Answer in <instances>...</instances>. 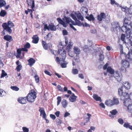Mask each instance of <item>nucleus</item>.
<instances>
[{
    "label": "nucleus",
    "mask_w": 132,
    "mask_h": 132,
    "mask_svg": "<svg viewBox=\"0 0 132 132\" xmlns=\"http://www.w3.org/2000/svg\"><path fill=\"white\" fill-rule=\"evenodd\" d=\"M93 97L96 101H100L101 102L102 101L101 97L96 94H94Z\"/></svg>",
    "instance_id": "obj_30"
},
{
    "label": "nucleus",
    "mask_w": 132,
    "mask_h": 132,
    "mask_svg": "<svg viewBox=\"0 0 132 132\" xmlns=\"http://www.w3.org/2000/svg\"><path fill=\"white\" fill-rule=\"evenodd\" d=\"M86 18L89 21H94L95 20L94 17L92 14H90L89 16H86Z\"/></svg>",
    "instance_id": "obj_35"
},
{
    "label": "nucleus",
    "mask_w": 132,
    "mask_h": 132,
    "mask_svg": "<svg viewBox=\"0 0 132 132\" xmlns=\"http://www.w3.org/2000/svg\"><path fill=\"white\" fill-rule=\"evenodd\" d=\"M56 121L58 125H60L61 123V121L59 119H56Z\"/></svg>",
    "instance_id": "obj_59"
},
{
    "label": "nucleus",
    "mask_w": 132,
    "mask_h": 132,
    "mask_svg": "<svg viewBox=\"0 0 132 132\" xmlns=\"http://www.w3.org/2000/svg\"><path fill=\"white\" fill-rule=\"evenodd\" d=\"M62 106L64 108L67 107L68 104V102L66 100H63L62 103Z\"/></svg>",
    "instance_id": "obj_33"
},
{
    "label": "nucleus",
    "mask_w": 132,
    "mask_h": 132,
    "mask_svg": "<svg viewBox=\"0 0 132 132\" xmlns=\"http://www.w3.org/2000/svg\"><path fill=\"white\" fill-rule=\"evenodd\" d=\"M64 18L66 22H64L60 18H58L57 19V20L59 23L62 25L64 27H66L68 24H69L70 26L71 27H72L71 26L73 27L72 24L73 25H75L74 22L70 18L65 17Z\"/></svg>",
    "instance_id": "obj_2"
},
{
    "label": "nucleus",
    "mask_w": 132,
    "mask_h": 132,
    "mask_svg": "<svg viewBox=\"0 0 132 132\" xmlns=\"http://www.w3.org/2000/svg\"><path fill=\"white\" fill-rule=\"evenodd\" d=\"M22 66L21 65H18L16 68L17 71H19L21 69Z\"/></svg>",
    "instance_id": "obj_57"
},
{
    "label": "nucleus",
    "mask_w": 132,
    "mask_h": 132,
    "mask_svg": "<svg viewBox=\"0 0 132 132\" xmlns=\"http://www.w3.org/2000/svg\"><path fill=\"white\" fill-rule=\"evenodd\" d=\"M129 95L126 92H124L121 96V99L123 100L129 99Z\"/></svg>",
    "instance_id": "obj_21"
},
{
    "label": "nucleus",
    "mask_w": 132,
    "mask_h": 132,
    "mask_svg": "<svg viewBox=\"0 0 132 132\" xmlns=\"http://www.w3.org/2000/svg\"><path fill=\"white\" fill-rule=\"evenodd\" d=\"M50 116L51 118L53 120H54L56 118L55 116L53 114H50Z\"/></svg>",
    "instance_id": "obj_62"
},
{
    "label": "nucleus",
    "mask_w": 132,
    "mask_h": 132,
    "mask_svg": "<svg viewBox=\"0 0 132 132\" xmlns=\"http://www.w3.org/2000/svg\"><path fill=\"white\" fill-rule=\"evenodd\" d=\"M106 17L105 14L104 13H101L97 16V19L99 21H101L103 19H105Z\"/></svg>",
    "instance_id": "obj_13"
},
{
    "label": "nucleus",
    "mask_w": 132,
    "mask_h": 132,
    "mask_svg": "<svg viewBox=\"0 0 132 132\" xmlns=\"http://www.w3.org/2000/svg\"><path fill=\"white\" fill-rule=\"evenodd\" d=\"M17 53L16 55V57L17 58H20L21 59H22L23 57L21 56V49H18L17 51Z\"/></svg>",
    "instance_id": "obj_22"
},
{
    "label": "nucleus",
    "mask_w": 132,
    "mask_h": 132,
    "mask_svg": "<svg viewBox=\"0 0 132 132\" xmlns=\"http://www.w3.org/2000/svg\"><path fill=\"white\" fill-rule=\"evenodd\" d=\"M123 126L127 128H129L130 126V124L128 122H125Z\"/></svg>",
    "instance_id": "obj_45"
},
{
    "label": "nucleus",
    "mask_w": 132,
    "mask_h": 132,
    "mask_svg": "<svg viewBox=\"0 0 132 132\" xmlns=\"http://www.w3.org/2000/svg\"><path fill=\"white\" fill-rule=\"evenodd\" d=\"M65 39V44H63H63H61V45L62 46H66L67 44H68V38L66 37H64Z\"/></svg>",
    "instance_id": "obj_43"
},
{
    "label": "nucleus",
    "mask_w": 132,
    "mask_h": 132,
    "mask_svg": "<svg viewBox=\"0 0 132 132\" xmlns=\"http://www.w3.org/2000/svg\"><path fill=\"white\" fill-rule=\"evenodd\" d=\"M75 14L78 19L81 20V21L83 20L84 18L80 13L79 12H77L75 13Z\"/></svg>",
    "instance_id": "obj_26"
},
{
    "label": "nucleus",
    "mask_w": 132,
    "mask_h": 132,
    "mask_svg": "<svg viewBox=\"0 0 132 132\" xmlns=\"http://www.w3.org/2000/svg\"><path fill=\"white\" fill-rule=\"evenodd\" d=\"M71 16L72 19L75 21L76 22L77 25L78 26H81V23L80 21L77 20V18L75 15L73 14H71Z\"/></svg>",
    "instance_id": "obj_14"
},
{
    "label": "nucleus",
    "mask_w": 132,
    "mask_h": 132,
    "mask_svg": "<svg viewBox=\"0 0 132 132\" xmlns=\"http://www.w3.org/2000/svg\"><path fill=\"white\" fill-rule=\"evenodd\" d=\"M35 78L36 82L38 83L39 81V78L38 76L36 75L35 76Z\"/></svg>",
    "instance_id": "obj_53"
},
{
    "label": "nucleus",
    "mask_w": 132,
    "mask_h": 132,
    "mask_svg": "<svg viewBox=\"0 0 132 132\" xmlns=\"http://www.w3.org/2000/svg\"><path fill=\"white\" fill-rule=\"evenodd\" d=\"M114 77L119 82L121 81L122 80L121 77L120 76L118 71H116L114 73Z\"/></svg>",
    "instance_id": "obj_9"
},
{
    "label": "nucleus",
    "mask_w": 132,
    "mask_h": 132,
    "mask_svg": "<svg viewBox=\"0 0 132 132\" xmlns=\"http://www.w3.org/2000/svg\"><path fill=\"white\" fill-rule=\"evenodd\" d=\"M129 9V13L131 14H132V6H130Z\"/></svg>",
    "instance_id": "obj_64"
},
{
    "label": "nucleus",
    "mask_w": 132,
    "mask_h": 132,
    "mask_svg": "<svg viewBox=\"0 0 132 132\" xmlns=\"http://www.w3.org/2000/svg\"><path fill=\"white\" fill-rule=\"evenodd\" d=\"M107 71L110 74H112L114 73V71L110 67H109L107 69Z\"/></svg>",
    "instance_id": "obj_29"
},
{
    "label": "nucleus",
    "mask_w": 132,
    "mask_h": 132,
    "mask_svg": "<svg viewBox=\"0 0 132 132\" xmlns=\"http://www.w3.org/2000/svg\"><path fill=\"white\" fill-rule=\"evenodd\" d=\"M121 7V9L122 11L125 12L126 13H129V9L127 7Z\"/></svg>",
    "instance_id": "obj_34"
},
{
    "label": "nucleus",
    "mask_w": 132,
    "mask_h": 132,
    "mask_svg": "<svg viewBox=\"0 0 132 132\" xmlns=\"http://www.w3.org/2000/svg\"><path fill=\"white\" fill-rule=\"evenodd\" d=\"M6 2L4 0H0V8L5 6Z\"/></svg>",
    "instance_id": "obj_37"
},
{
    "label": "nucleus",
    "mask_w": 132,
    "mask_h": 132,
    "mask_svg": "<svg viewBox=\"0 0 132 132\" xmlns=\"http://www.w3.org/2000/svg\"><path fill=\"white\" fill-rule=\"evenodd\" d=\"M14 26V24L11 21H8V23H4L2 24V26L4 29L6 30L9 34H10L12 32V30L11 28Z\"/></svg>",
    "instance_id": "obj_3"
},
{
    "label": "nucleus",
    "mask_w": 132,
    "mask_h": 132,
    "mask_svg": "<svg viewBox=\"0 0 132 132\" xmlns=\"http://www.w3.org/2000/svg\"><path fill=\"white\" fill-rule=\"evenodd\" d=\"M72 72L73 74L76 75L78 74V71L77 69H74L72 70Z\"/></svg>",
    "instance_id": "obj_44"
},
{
    "label": "nucleus",
    "mask_w": 132,
    "mask_h": 132,
    "mask_svg": "<svg viewBox=\"0 0 132 132\" xmlns=\"http://www.w3.org/2000/svg\"><path fill=\"white\" fill-rule=\"evenodd\" d=\"M73 51L76 55H79L81 53L80 49L77 47L74 46L73 48Z\"/></svg>",
    "instance_id": "obj_12"
},
{
    "label": "nucleus",
    "mask_w": 132,
    "mask_h": 132,
    "mask_svg": "<svg viewBox=\"0 0 132 132\" xmlns=\"http://www.w3.org/2000/svg\"><path fill=\"white\" fill-rule=\"evenodd\" d=\"M123 88L122 87H121L120 88H119L118 89V93L120 95H121V96L122 95V93H123Z\"/></svg>",
    "instance_id": "obj_46"
},
{
    "label": "nucleus",
    "mask_w": 132,
    "mask_h": 132,
    "mask_svg": "<svg viewBox=\"0 0 132 132\" xmlns=\"http://www.w3.org/2000/svg\"><path fill=\"white\" fill-rule=\"evenodd\" d=\"M75 54L73 51V52H71L69 53V55L71 57H73L75 56Z\"/></svg>",
    "instance_id": "obj_50"
},
{
    "label": "nucleus",
    "mask_w": 132,
    "mask_h": 132,
    "mask_svg": "<svg viewBox=\"0 0 132 132\" xmlns=\"http://www.w3.org/2000/svg\"><path fill=\"white\" fill-rule=\"evenodd\" d=\"M28 65L30 66H32L35 63V61L32 58H30L28 61Z\"/></svg>",
    "instance_id": "obj_23"
},
{
    "label": "nucleus",
    "mask_w": 132,
    "mask_h": 132,
    "mask_svg": "<svg viewBox=\"0 0 132 132\" xmlns=\"http://www.w3.org/2000/svg\"><path fill=\"white\" fill-rule=\"evenodd\" d=\"M80 11L83 14H87L88 11L87 8L85 7H82L80 10Z\"/></svg>",
    "instance_id": "obj_24"
},
{
    "label": "nucleus",
    "mask_w": 132,
    "mask_h": 132,
    "mask_svg": "<svg viewBox=\"0 0 132 132\" xmlns=\"http://www.w3.org/2000/svg\"><path fill=\"white\" fill-rule=\"evenodd\" d=\"M77 56L76 55V56L74 57V58L76 62L77 63H79L80 62V60L79 57Z\"/></svg>",
    "instance_id": "obj_48"
},
{
    "label": "nucleus",
    "mask_w": 132,
    "mask_h": 132,
    "mask_svg": "<svg viewBox=\"0 0 132 132\" xmlns=\"http://www.w3.org/2000/svg\"><path fill=\"white\" fill-rule=\"evenodd\" d=\"M10 88L13 90L15 91H18L19 90V88L16 86H11Z\"/></svg>",
    "instance_id": "obj_42"
},
{
    "label": "nucleus",
    "mask_w": 132,
    "mask_h": 132,
    "mask_svg": "<svg viewBox=\"0 0 132 132\" xmlns=\"http://www.w3.org/2000/svg\"><path fill=\"white\" fill-rule=\"evenodd\" d=\"M118 122L121 124L122 125L123 123V120L121 118L119 119L118 120Z\"/></svg>",
    "instance_id": "obj_55"
},
{
    "label": "nucleus",
    "mask_w": 132,
    "mask_h": 132,
    "mask_svg": "<svg viewBox=\"0 0 132 132\" xmlns=\"http://www.w3.org/2000/svg\"><path fill=\"white\" fill-rule=\"evenodd\" d=\"M112 28L114 30L117 31L120 30L121 26L119 23L118 22H113L112 23Z\"/></svg>",
    "instance_id": "obj_6"
},
{
    "label": "nucleus",
    "mask_w": 132,
    "mask_h": 132,
    "mask_svg": "<svg viewBox=\"0 0 132 132\" xmlns=\"http://www.w3.org/2000/svg\"><path fill=\"white\" fill-rule=\"evenodd\" d=\"M70 115V113L68 112H66L64 114V117H66Z\"/></svg>",
    "instance_id": "obj_60"
},
{
    "label": "nucleus",
    "mask_w": 132,
    "mask_h": 132,
    "mask_svg": "<svg viewBox=\"0 0 132 132\" xmlns=\"http://www.w3.org/2000/svg\"><path fill=\"white\" fill-rule=\"evenodd\" d=\"M99 59L101 61H103L104 60V57L103 54H100L99 55Z\"/></svg>",
    "instance_id": "obj_49"
},
{
    "label": "nucleus",
    "mask_w": 132,
    "mask_h": 132,
    "mask_svg": "<svg viewBox=\"0 0 132 132\" xmlns=\"http://www.w3.org/2000/svg\"><path fill=\"white\" fill-rule=\"evenodd\" d=\"M62 33L63 35H67L68 34V32L67 30H64L62 31Z\"/></svg>",
    "instance_id": "obj_58"
},
{
    "label": "nucleus",
    "mask_w": 132,
    "mask_h": 132,
    "mask_svg": "<svg viewBox=\"0 0 132 132\" xmlns=\"http://www.w3.org/2000/svg\"><path fill=\"white\" fill-rule=\"evenodd\" d=\"M122 66L125 69L127 68L129 66V62L125 60H122Z\"/></svg>",
    "instance_id": "obj_8"
},
{
    "label": "nucleus",
    "mask_w": 132,
    "mask_h": 132,
    "mask_svg": "<svg viewBox=\"0 0 132 132\" xmlns=\"http://www.w3.org/2000/svg\"><path fill=\"white\" fill-rule=\"evenodd\" d=\"M124 23L123 25L121 28V30L126 34L127 36L129 37L131 34V30L130 28L131 27V23L130 20L126 18L124 19Z\"/></svg>",
    "instance_id": "obj_1"
},
{
    "label": "nucleus",
    "mask_w": 132,
    "mask_h": 132,
    "mask_svg": "<svg viewBox=\"0 0 132 132\" xmlns=\"http://www.w3.org/2000/svg\"><path fill=\"white\" fill-rule=\"evenodd\" d=\"M24 132H28L29 129L27 128L26 127H23L22 128Z\"/></svg>",
    "instance_id": "obj_56"
},
{
    "label": "nucleus",
    "mask_w": 132,
    "mask_h": 132,
    "mask_svg": "<svg viewBox=\"0 0 132 132\" xmlns=\"http://www.w3.org/2000/svg\"><path fill=\"white\" fill-rule=\"evenodd\" d=\"M78 77L81 79H84V76L82 73L79 74L78 75Z\"/></svg>",
    "instance_id": "obj_63"
},
{
    "label": "nucleus",
    "mask_w": 132,
    "mask_h": 132,
    "mask_svg": "<svg viewBox=\"0 0 132 132\" xmlns=\"http://www.w3.org/2000/svg\"><path fill=\"white\" fill-rule=\"evenodd\" d=\"M42 43L44 48L46 50H47L48 47L46 44V42L44 41L43 40L42 41Z\"/></svg>",
    "instance_id": "obj_38"
},
{
    "label": "nucleus",
    "mask_w": 132,
    "mask_h": 132,
    "mask_svg": "<svg viewBox=\"0 0 132 132\" xmlns=\"http://www.w3.org/2000/svg\"><path fill=\"white\" fill-rule=\"evenodd\" d=\"M125 35L124 34H122L121 37V40L123 41L125 40Z\"/></svg>",
    "instance_id": "obj_52"
},
{
    "label": "nucleus",
    "mask_w": 132,
    "mask_h": 132,
    "mask_svg": "<svg viewBox=\"0 0 132 132\" xmlns=\"http://www.w3.org/2000/svg\"><path fill=\"white\" fill-rule=\"evenodd\" d=\"M60 61L61 63H62L61 66L62 68H65L67 67V63L64 60V62H63V60L61 58L60 59Z\"/></svg>",
    "instance_id": "obj_27"
},
{
    "label": "nucleus",
    "mask_w": 132,
    "mask_h": 132,
    "mask_svg": "<svg viewBox=\"0 0 132 132\" xmlns=\"http://www.w3.org/2000/svg\"><path fill=\"white\" fill-rule=\"evenodd\" d=\"M84 50L85 52H89L90 50H89L88 45H86L84 46Z\"/></svg>",
    "instance_id": "obj_41"
},
{
    "label": "nucleus",
    "mask_w": 132,
    "mask_h": 132,
    "mask_svg": "<svg viewBox=\"0 0 132 132\" xmlns=\"http://www.w3.org/2000/svg\"><path fill=\"white\" fill-rule=\"evenodd\" d=\"M26 97L28 101L33 102L35 101L36 97V92L33 90H32Z\"/></svg>",
    "instance_id": "obj_4"
},
{
    "label": "nucleus",
    "mask_w": 132,
    "mask_h": 132,
    "mask_svg": "<svg viewBox=\"0 0 132 132\" xmlns=\"http://www.w3.org/2000/svg\"><path fill=\"white\" fill-rule=\"evenodd\" d=\"M27 99L26 97H21L19 98L18 101L20 103L24 104L26 103Z\"/></svg>",
    "instance_id": "obj_10"
},
{
    "label": "nucleus",
    "mask_w": 132,
    "mask_h": 132,
    "mask_svg": "<svg viewBox=\"0 0 132 132\" xmlns=\"http://www.w3.org/2000/svg\"><path fill=\"white\" fill-rule=\"evenodd\" d=\"M118 111L116 109H114L111 111L110 112L111 114H109V116L112 118H113L114 116L113 115H116L118 113Z\"/></svg>",
    "instance_id": "obj_18"
},
{
    "label": "nucleus",
    "mask_w": 132,
    "mask_h": 132,
    "mask_svg": "<svg viewBox=\"0 0 132 132\" xmlns=\"http://www.w3.org/2000/svg\"><path fill=\"white\" fill-rule=\"evenodd\" d=\"M123 86L127 89H129L131 87L130 84L128 82H125L123 83Z\"/></svg>",
    "instance_id": "obj_17"
},
{
    "label": "nucleus",
    "mask_w": 132,
    "mask_h": 132,
    "mask_svg": "<svg viewBox=\"0 0 132 132\" xmlns=\"http://www.w3.org/2000/svg\"><path fill=\"white\" fill-rule=\"evenodd\" d=\"M7 73L4 71V70H2V75H1V77H3L7 75Z\"/></svg>",
    "instance_id": "obj_54"
},
{
    "label": "nucleus",
    "mask_w": 132,
    "mask_h": 132,
    "mask_svg": "<svg viewBox=\"0 0 132 132\" xmlns=\"http://www.w3.org/2000/svg\"><path fill=\"white\" fill-rule=\"evenodd\" d=\"M105 103L106 105L109 106H111L113 105L112 100L110 99L107 100L105 102Z\"/></svg>",
    "instance_id": "obj_20"
},
{
    "label": "nucleus",
    "mask_w": 132,
    "mask_h": 132,
    "mask_svg": "<svg viewBox=\"0 0 132 132\" xmlns=\"http://www.w3.org/2000/svg\"><path fill=\"white\" fill-rule=\"evenodd\" d=\"M44 30L45 31L46 29L48 30H51L52 31H55L56 30V27L53 24L49 25L48 26L47 24H45L44 27Z\"/></svg>",
    "instance_id": "obj_7"
},
{
    "label": "nucleus",
    "mask_w": 132,
    "mask_h": 132,
    "mask_svg": "<svg viewBox=\"0 0 132 132\" xmlns=\"http://www.w3.org/2000/svg\"><path fill=\"white\" fill-rule=\"evenodd\" d=\"M123 104L125 106L127 107L128 106L131 104V100L129 99H125L124 100Z\"/></svg>",
    "instance_id": "obj_16"
},
{
    "label": "nucleus",
    "mask_w": 132,
    "mask_h": 132,
    "mask_svg": "<svg viewBox=\"0 0 132 132\" xmlns=\"http://www.w3.org/2000/svg\"><path fill=\"white\" fill-rule=\"evenodd\" d=\"M6 14V11L3 10H1L0 13V16L2 17L4 16Z\"/></svg>",
    "instance_id": "obj_40"
},
{
    "label": "nucleus",
    "mask_w": 132,
    "mask_h": 132,
    "mask_svg": "<svg viewBox=\"0 0 132 132\" xmlns=\"http://www.w3.org/2000/svg\"><path fill=\"white\" fill-rule=\"evenodd\" d=\"M112 101L113 105L118 104L119 103L118 100L117 98L113 97Z\"/></svg>",
    "instance_id": "obj_28"
},
{
    "label": "nucleus",
    "mask_w": 132,
    "mask_h": 132,
    "mask_svg": "<svg viewBox=\"0 0 132 132\" xmlns=\"http://www.w3.org/2000/svg\"><path fill=\"white\" fill-rule=\"evenodd\" d=\"M127 110L128 112L131 113L132 112V104L128 106L127 108Z\"/></svg>",
    "instance_id": "obj_39"
},
{
    "label": "nucleus",
    "mask_w": 132,
    "mask_h": 132,
    "mask_svg": "<svg viewBox=\"0 0 132 132\" xmlns=\"http://www.w3.org/2000/svg\"><path fill=\"white\" fill-rule=\"evenodd\" d=\"M57 88L59 90L61 91H63V88L60 85H58L57 86Z\"/></svg>",
    "instance_id": "obj_61"
},
{
    "label": "nucleus",
    "mask_w": 132,
    "mask_h": 132,
    "mask_svg": "<svg viewBox=\"0 0 132 132\" xmlns=\"http://www.w3.org/2000/svg\"><path fill=\"white\" fill-rule=\"evenodd\" d=\"M57 105H58L61 101V97L58 96L57 98Z\"/></svg>",
    "instance_id": "obj_47"
},
{
    "label": "nucleus",
    "mask_w": 132,
    "mask_h": 132,
    "mask_svg": "<svg viewBox=\"0 0 132 132\" xmlns=\"http://www.w3.org/2000/svg\"><path fill=\"white\" fill-rule=\"evenodd\" d=\"M33 39L32 42L35 44H37L38 43L39 38L37 35L33 36L32 37Z\"/></svg>",
    "instance_id": "obj_15"
},
{
    "label": "nucleus",
    "mask_w": 132,
    "mask_h": 132,
    "mask_svg": "<svg viewBox=\"0 0 132 132\" xmlns=\"http://www.w3.org/2000/svg\"><path fill=\"white\" fill-rule=\"evenodd\" d=\"M28 12L30 13V14L31 15L32 18V12L33 11H34V9H33V10L32 9H28Z\"/></svg>",
    "instance_id": "obj_51"
},
{
    "label": "nucleus",
    "mask_w": 132,
    "mask_h": 132,
    "mask_svg": "<svg viewBox=\"0 0 132 132\" xmlns=\"http://www.w3.org/2000/svg\"><path fill=\"white\" fill-rule=\"evenodd\" d=\"M4 60L3 56L2 54H0V67H2L4 65L3 61Z\"/></svg>",
    "instance_id": "obj_31"
},
{
    "label": "nucleus",
    "mask_w": 132,
    "mask_h": 132,
    "mask_svg": "<svg viewBox=\"0 0 132 132\" xmlns=\"http://www.w3.org/2000/svg\"><path fill=\"white\" fill-rule=\"evenodd\" d=\"M77 97L73 94L69 98L70 100L72 102H74L76 101Z\"/></svg>",
    "instance_id": "obj_25"
},
{
    "label": "nucleus",
    "mask_w": 132,
    "mask_h": 132,
    "mask_svg": "<svg viewBox=\"0 0 132 132\" xmlns=\"http://www.w3.org/2000/svg\"><path fill=\"white\" fill-rule=\"evenodd\" d=\"M27 3L28 6H31V8L33 10L35 7V2L33 0H27Z\"/></svg>",
    "instance_id": "obj_11"
},
{
    "label": "nucleus",
    "mask_w": 132,
    "mask_h": 132,
    "mask_svg": "<svg viewBox=\"0 0 132 132\" xmlns=\"http://www.w3.org/2000/svg\"><path fill=\"white\" fill-rule=\"evenodd\" d=\"M4 39L7 41L10 42L12 40V38L10 36L5 35L4 37Z\"/></svg>",
    "instance_id": "obj_32"
},
{
    "label": "nucleus",
    "mask_w": 132,
    "mask_h": 132,
    "mask_svg": "<svg viewBox=\"0 0 132 132\" xmlns=\"http://www.w3.org/2000/svg\"><path fill=\"white\" fill-rule=\"evenodd\" d=\"M58 53L61 56L62 59L63 60V62H64V60H65L66 56V51L64 49L63 47L62 48L59 50Z\"/></svg>",
    "instance_id": "obj_5"
},
{
    "label": "nucleus",
    "mask_w": 132,
    "mask_h": 132,
    "mask_svg": "<svg viewBox=\"0 0 132 132\" xmlns=\"http://www.w3.org/2000/svg\"><path fill=\"white\" fill-rule=\"evenodd\" d=\"M39 111L40 112V116L43 115L42 117L44 119L46 117V114L45 111L43 108H40Z\"/></svg>",
    "instance_id": "obj_19"
},
{
    "label": "nucleus",
    "mask_w": 132,
    "mask_h": 132,
    "mask_svg": "<svg viewBox=\"0 0 132 132\" xmlns=\"http://www.w3.org/2000/svg\"><path fill=\"white\" fill-rule=\"evenodd\" d=\"M73 45V43L72 42L70 41L67 47V49L69 50L71 48Z\"/></svg>",
    "instance_id": "obj_36"
}]
</instances>
